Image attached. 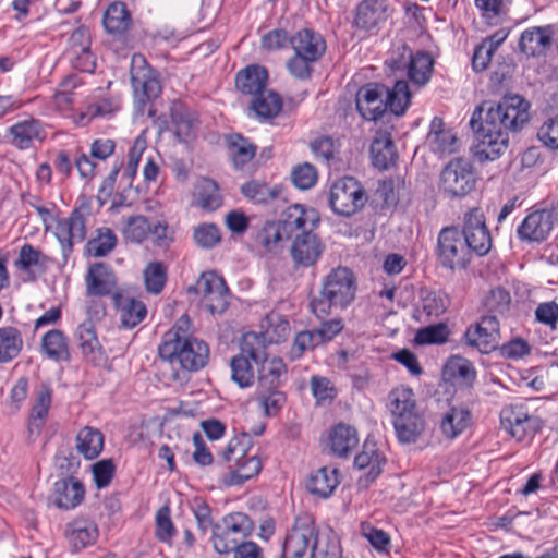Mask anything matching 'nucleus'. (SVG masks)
Returning <instances> with one entry per match:
<instances>
[{"mask_svg":"<svg viewBox=\"0 0 558 558\" xmlns=\"http://www.w3.org/2000/svg\"><path fill=\"white\" fill-rule=\"evenodd\" d=\"M523 97L505 96L498 104L484 101L473 112L470 126L476 144L473 155L478 161L495 160L508 147L509 132H517L523 124Z\"/></svg>","mask_w":558,"mask_h":558,"instance_id":"f257e3e1","label":"nucleus"},{"mask_svg":"<svg viewBox=\"0 0 558 558\" xmlns=\"http://www.w3.org/2000/svg\"><path fill=\"white\" fill-rule=\"evenodd\" d=\"M189 319L181 317L163 336L159 345V355L171 365L178 364L182 369L196 372L203 368L209 357V348L201 339L189 332Z\"/></svg>","mask_w":558,"mask_h":558,"instance_id":"f03ea898","label":"nucleus"},{"mask_svg":"<svg viewBox=\"0 0 558 558\" xmlns=\"http://www.w3.org/2000/svg\"><path fill=\"white\" fill-rule=\"evenodd\" d=\"M355 293L353 272L347 267H338L324 279L319 294L311 301V308L317 317L327 316L332 307H347Z\"/></svg>","mask_w":558,"mask_h":558,"instance_id":"7ed1b4c3","label":"nucleus"},{"mask_svg":"<svg viewBox=\"0 0 558 558\" xmlns=\"http://www.w3.org/2000/svg\"><path fill=\"white\" fill-rule=\"evenodd\" d=\"M130 77L134 94V106L143 114L146 106L157 99L162 90L160 75L144 56L134 54L130 63Z\"/></svg>","mask_w":558,"mask_h":558,"instance_id":"20e7f679","label":"nucleus"},{"mask_svg":"<svg viewBox=\"0 0 558 558\" xmlns=\"http://www.w3.org/2000/svg\"><path fill=\"white\" fill-rule=\"evenodd\" d=\"M262 359H265V344L256 332H247L243 336L240 353L230 360L231 379L240 388L251 387L254 383V369L251 361L259 365Z\"/></svg>","mask_w":558,"mask_h":558,"instance_id":"39448f33","label":"nucleus"},{"mask_svg":"<svg viewBox=\"0 0 558 558\" xmlns=\"http://www.w3.org/2000/svg\"><path fill=\"white\" fill-rule=\"evenodd\" d=\"M254 530V522L243 512H233L226 515L221 524L214 527L211 542L219 554H229L243 543Z\"/></svg>","mask_w":558,"mask_h":558,"instance_id":"423d86ee","label":"nucleus"},{"mask_svg":"<svg viewBox=\"0 0 558 558\" xmlns=\"http://www.w3.org/2000/svg\"><path fill=\"white\" fill-rule=\"evenodd\" d=\"M436 254L439 264L450 270L464 269L472 257L465 239L456 227L441 229L437 239Z\"/></svg>","mask_w":558,"mask_h":558,"instance_id":"0eeeda50","label":"nucleus"},{"mask_svg":"<svg viewBox=\"0 0 558 558\" xmlns=\"http://www.w3.org/2000/svg\"><path fill=\"white\" fill-rule=\"evenodd\" d=\"M476 184L471 162L463 158L449 161L440 173L439 190L449 198H461L470 194Z\"/></svg>","mask_w":558,"mask_h":558,"instance_id":"6e6552de","label":"nucleus"},{"mask_svg":"<svg viewBox=\"0 0 558 558\" xmlns=\"http://www.w3.org/2000/svg\"><path fill=\"white\" fill-rule=\"evenodd\" d=\"M189 292L198 295L201 305L211 314H221L229 305L230 293L226 281L213 271L202 274Z\"/></svg>","mask_w":558,"mask_h":558,"instance_id":"1a4fd4ad","label":"nucleus"},{"mask_svg":"<svg viewBox=\"0 0 558 558\" xmlns=\"http://www.w3.org/2000/svg\"><path fill=\"white\" fill-rule=\"evenodd\" d=\"M366 194L359 181L345 177L333 183L329 194L331 209L339 216H352L366 203Z\"/></svg>","mask_w":558,"mask_h":558,"instance_id":"9d476101","label":"nucleus"},{"mask_svg":"<svg viewBox=\"0 0 558 558\" xmlns=\"http://www.w3.org/2000/svg\"><path fill=\"white\" fill-rule=\"evenodd\" d=\"M316 526L308 513L300 514L288 532L282 544V558H303L314 542Z\"/></svg>","mask_w":558,"mask_h":558,"instance_id":"9b49d317","label":"nucleus"},{"mask_svg":"<svg viewBox=\"0 0 558 558\" xmlns=\"http://www.w3.org/2000/svg\"><path fill=\"white\" fill-rule=\"evenodd\" d=\"M278 221L286 240H292L295 236H301L303 232L314 231L318 227L320 218L316 209L294 204L282 213Z\"/></svg>","mask_w":558,"mask_h":558,"instance_id":"f8f14e48","label":"nucleus"},{"mask_svg":"<svg viewBox=\"0 0 558 558\" xmlns=\"http://www.w3.org/2000/svg\"><path fill=\"white\" fill-rule=\"evenodd\" d=\"M88 208L80 207L72 210L70 216L58 221L56 236L59 240L64 256H68L75 243L83 242L86 235V219Z\"/></svg>","mask_w":558,"mask_h":558,"instance_id":"ddd939ff","label":"nucleus"},{"mask_svg":"<svg viewBox=\"0 0 558 558\" xmlns=\"http://www.w3.org/2000/svg\"><path fill=\"white\" fill-rule=\"evenodd\" d=\"M461 234L465 239L471 255L475 253L478 256H484L492 248L490 233L480 209H472L465 214Z\"/></svg>","mask_w":558,"mask_h":558,"instance_id":"4468645a","label":"nucleus"},{"mask_svg":"<svg viewBox=\"0 0 558 558\" xmlns=\"http://www.w3.org/2000/svg\"><path fill=\"white\" fill-rule=\"evenodd\" d=\"M386 86L380 84H366L355 96L356 109L363 119L375 121L383 117L387 110L385 98Z\"/></svg>","mask_w":558,"mask_h":558,"instance_id":"2eb2a0df","label":"nucleus"},{"mask_svg":"<svg viewBox=\"0 0 558 558\" xmlns=\"http://www.w3.org/2000/svg\"><path fill=\"white\" fill-rule=\"evenodd\" d=\"M324 250L325 245L314 231L303 232L292 239L290 255L296 267L307 268L317 263Z\"/></svg>","mask_w":558,"mask_h":558,"instance_id":"dca6fc26","label":"nucleus"},{"mask_svg":"<svg viewBox=\"0 0 558 558\" xmlns=\"http://www.w3.org/2000/svg\"><path fill=\"white\" fill-rule=\"evenodd\" d=\"M386 458L379 452L373 440L366 439L363 444L362 451L355 457L354 465L365 473L359 477L360 487L367 488L383 471Z\"/></svg>","mask_w":558,"mask_h":558,"instance_id":"f3484780","label":"nucleus"},{"mask_svg":"<svg viewBox=\"0 0 558 558\" xmlns=\"http://www.w3.org/2000/svg\"><path fill=\"white\" fill-rule=\"evenodd\" d=\"M68 54L74 66L81 71L93 72L94 56L90 51V34L87 27H77L69 38Z\"/></svg>","mask_w":558,"mask_h":558,"instance_id":"a211bd4d","label":"nucleus"},{"mask_svg":"<svg viewBox=\"0 0 558 558\" xmlns=\"http://www.w3.org/2000/svg\"><path fill=\"white\" fill-rule=\"evenodd\" d=\"M294 53L318 61L326 51V41L323 36L310 28L298 31L290 38Z\"/></svg>","mask_w":558,"mask_h":558,"instance_id":"6ab92c4d","label":"nucleus"},{"mask_svg":"<svg viewBox=\"0 0 558 558\" xmlns=\"http://www.w3.org/2000/svg\"><path fill=\"white\" fill-rule=\"evenodd\" d=\"M64 537L74 550H81L96 542L98 527L89 519L76 518L65 525Z\"/></svg>","mask_w":558,"mask_h":558,"instance_id":"aec40b11","label":"nucleus"},{"mask_svg":"<svg viewBox=\"0 0 558 558\" xmlns=\"http://www.w3.org/2000/svg\"><path fill=\"white\" fill-rule=\"evenodd\" d=\"M391 12L388 0H363L356 9L355 24L360 28L372 29L385 22Z\"/></svg>","mask_w":558,"mask_h":558,"instance_id":"412c9836","label":"nucleus"},{"mask_svg":"<svg viewBox=\"0 0 558 558\" xmlns=\"http://www.w3.org/2000/svg\"><path fill=\"white\" fill-rule=\"evenodd\" d=\"M268 72L264 66L251 64L235 75V87L252 98L267 89Z\"/></svg>","mask_w":558,"mask_h":558,"instance_id":"4be33fe9","label":"nucleus"},{"mask_svg":"<svg viewBox=\"0 0 558 558\" xmlns=\"http://www.w3.org/2000/svg\"><path fill=\"white\" fill-rule=\"evenodd\" d=\"M86 293L93 296H102L112 292L116 287V276L112 269L104 264L92 265L85 277Z\"/></svg>","mask_w":558,"mask_h":558,"instance_id":"5701e85b","label":"nucleus"},{"mask_svg":"<svg viewBox=\"0 0 558 558\" xmlns=\"http://www.w3.org/2000/svg\"><path fill=\"white\" fill-rule=\"evenodd\" d=\"M171 130L180 142L192 137L198 128L195 113L182 102H173L170 107Z\"/></svg>","mask_w":558,"mask_h":558,"instance_id":"b1692460","label":"nucleus"},{"mask_svg":"<svg viewBox=\"0 0 558 558\" xmlns=\"http://www.w3.org/2000/svg\"><path fill=\"white\" fill-rule=\"evenodd\" d=\"M54 505L60 509H73L84 498V486L75 477H68L54 483Z\"/></svg>","mask_w":558,"mask_h":558,"instance_id":"393cba45","label":"nucleus"},{"mask_svg":"<svg viewBox=\"0 0 558 558\" xmlns=\"http://www.w3.org/2000/svg\"><path fill=\"white\" fill-rule=\"evenodd\" d=\"M555 215L549 209H536L525 217V241H544L553 229Z\"/></svg>","mask_w":558,"mask_h":558,"instance_id":"a878e982","label":"nucleus"},{"mask_svg":"<svg viewBox=\"0 0 558 558\" xmlns=\"http://www.w3.org/2000/svg\"><path fill=\"white\" fill-rule=\"evenodd\" d=\"M339 471L336 468L323 466L310 474L306 489L320 498H328L339 485Z\"/></svg>","mask_w":558,"mask_h":558,"instance_id":"bb28decb","label":"nucleus"},{"mask_svg":"<svg viewBox=\"0 0 558 558\" xmlns=\"http://www.w3.org/2000/svg\"><path fill=\"white\" fill-rule=\"evenodd\" d=\"M257 366V388L275 389L281 386L287 373V367L281 359H268L267 351H265V359H262Z\"/></svg>","mask_w":558,"mask_h":558,"instance_id":"cd10ccee","label":"nucleus"},{"mask_svg":"<svg viewBox=\"0 0 558 558\" xmlns=\"http://www.w3.org/2000/svg\"><path fill=\"white\" fill-rule=\"evenodd\" d=\"M75 339L84 359L90 362H97L101 359V345L92 320L86 319L77 326Z\"/></svg>","mask_w":558,"mask_h":558,"instance_id":"c85d7f7f","label":"nucleus"},{"mask_svg":"<svg viewBox=\"0 0 558 558\" xmlns=\"http://www.w3.org/2000/svg\"><path fill=\"white\" fill-rule=\"evenodd\" d=\"M43 353L54 362H68L71 359L68 338L59 329L46 332L40 342Z\"/></svg>","mask_w":558,"mask_h":558,"instance_id":"c756f323","label":"nucleus"},{"mask_svg":"<svg viewBox=\"0 0 558 558\" xmlns=\"http://www.w3.org/2000/svg\"><path fill=\"white\" fill-rule=\"evenodd\" d=\"M250 109L260 121H267L280 113L282 99L278 93L267 88L252 98Z\"/></svg>","mask_w":558,"mask_h":558,"instance_id":"7c9ffc66","label":"nucleus"},{"mask_svg":"<svg viewBox=\"0 0 558 558\" xmlns=\"http://www.w3.org/2000/svg\"><path fill=\"white\" fill-rule=\"evenodd\" d=\"M113 302L120 311V320L125 328L135 327L146 316V306L138 300L114 293Z\"/></svg>","mask_w":558,"mask_h":558,"instance_id":"2f4dec72","label":"nucleus"},{"mask_svg":"<svg viewBox=\"0 0 558 558\" xmlns=\"http://www.w3.org/2000/svg\"><path fill=\"white\" fill-rule=\"evenodd\" d=\"M104 448L102 433L92 426H85L76 435L75 449L85 459L92 460L99 456Z\"/></svg>","mask_w":558,"mask_h":558,"instance_id":"473e14b6","label":"nucleus"},{"mask_svg":"<svg viewBox=\"0 0 558 558\" xmlns=\"http://www.w3.org/2000/svg\"><path fill=\"white\" fill-rule=\"evenodd\" d=\"M371 156L373 165L378 169L386 170L395 165L398 154L389 134H383L373 141Z\"/></svg>","mask_w":558,"mask_h":558,"instance_id":"72a5a7b5","label":"nucleus"},{"mask_svg":"<svg viewBox=\"0 0 558 558\" xmlns=\"http://www.w3.org/2000/svg\"><path fill=\"white\" fill-rule=\"evenodd\" d=\"M357 442L356 429L343 423L336 425L330 434L331 451L341 458L347 457Z\"/></svg>","mask_w":558,"mask_h":558,"instance_id":"f704fd0d","label":"nucleus"},{"mask_svg":"<svg viewBox=\"0 0 558 558\" xmlns=\"http://www.w3.org/2000/svg\"><path fill=\"white\" fill-rule=\"evenodd\" d=\"M553 44L551 26H535L525 29V54L538 57L546 53Z\"/></svg>","mask_w":558,"mask_h":558,"instance_id":"c9c22d12","label":"nucleus"},{"mask_svg":"<svg viewBox=\"0 0 558 558\" xmlns=\"http://www.w3.org/2000/svg\"><path fill=\"white\" fill-rule=\"evenodd\" d=\"M132 19L126 5L122 2L111 3L105 11L102 24L110 34H122L129 29Z\"/></svg>","mask_w":558,"mask_h":558,"instance_id":"e433bc0d","label":"nucleus"},{"mask_svg":"<svg viewBox=\"0 0 558 558\" xmlns=\"http://www.w3.org/2000/svg\"><path fill=\"white\" fill-rule=\"evenodd\" d=\"M393 426L400 442H415L425 428L423 417L416 413L402 415L393 420Z\"/></svg>","mask_w":558,"mask_h":558,"instance_id":"4c0bfd02","label":"nucleus"},{"mask_svg":"<svg viewBox=\"0 0 558 558\" xmlns=\"http://www.w3.org/2000/svg\"><path fill=\"white\" fill-rule=\"evenodd\" d=\"M9 131L12 135L13 145L20 149L28 148L34 140L41 141L44 138L40 124L35 119L20 121L12 125Z\"/></svg>","mask_w":558,"mask_h":558,"instance_id":"58836bf2","label":"nucleus"},{"mask_svg":"<svg viewBox=\"0 0 558 558\" xmlns=\"http://www.w3.org/2000/svg\"><path fill=\"white\" fill-rule=\"evenodd\" d=\"M441 119L435 118L432 122V131L428 134V143L435 153L447 155L457 150L458 138L451 130L439 129Z\"/></svg>","mask_w":558,"mask_h":558,"instance_id":"ea45409f","label":"nucleus"},{"mask_svg":"<svg viewBox=\"0 0 558 558\" xmlns=\"http://www.w3.org/2000/svg\"><path fill=\"white\" fill-rule=\"evenodd\" d=\"M471 424V412L466 408H451L440 422L442 434L453 439Z\"/></svg>","mask_w":558,"mask_h":558,"instance_id":"a19ab883","label":"nucleus"},{"mask_svg":"<svg viewBox=\"0 0 558 558\" xmlns=\"http://www.w3.org/2000/svg\"><path fill=\"white\" fill-rule=\"evenodd\" d=\"M265 330L256 333L264 340L265 351L270 343H279L283 341L290 333V324L278 313H270L266 316V325H263Z\"/></svg>","mask_w":558,"mask_h":558,"instance_id":"79ce46f5","label":"nucleus"},{"mask_svg":"<svg viewBox=\"0 0 558 558\" xmlns=\"http://www.w3.org/2000/svg\"><path fill=\"white\" fill-rule=\"evenodd\" d=\"M434 60L427 52H417L410 54L408 64V75L410 80L417 86L425 85L432 76Z\"/></svg>","mask_w":558,"mask_h":558,"instance_id":"37998d69","label":"nucleus"},{"mask_svg":"<svg viewBox=\"0 0 558 558\" xmlns=\"http://www.w3.org/2000/svg\"><path fill=\"white\" fill-rule=\"evenodd\" d=\"M23 348L21 332L12 326L0 328V363L14 360Z\"/></svg>","mask_w":558,"mask_h":558,"instance_id":"c03bdc74","label":"nucleus"},{"mask_svg":"<svg viewBox=\"0 0 558 558\" xmlns=\"http://www.w3.org/2000/svg\"><path fill=\"white\" fill-rule=\"evenodd\" d=\"M341 547L338 537L331 532L319 533L312 544L311 558H340Z\"/></svg>","mask_w":558,"mask_h":558,"instance_id":"a18cd8bd","label":"nucleus"},{"mask_svg":"<svg viewBox=\"0 0 558 558\" xmlns=\"http://www.w3.org/2000/svg\"><path fill=\"white\" fill-rule=\"evenodd\" d=\"M262 461L257 456L244 457L236 462V468L225 478L227 485H241L256 476L262 470Z\"/></svg>","mask_w":558,"mask_h":558,"instance_id":"49530a36","label":"nucleus"},{"mask_svg":"<svg viewBox=\"0 0 558 558\" xmlns=\"http://www.w3.org/2000/svg\"><path fill=\"white\" fill-rule=\"evenodd\" d=\"M230 156L235 168L241 169L247 165L256 154V146L240 134L228 137Z\"/></svg>","mask_w":558,"mask_h":558,"instance_id":"de8ad7c7","label":"nucleus"},{"mask_svg":"<svg viewBox=\"0 0 558 558\" xmlns=\"http://www.w3.org/2000/svg\"><path fill=\"white\" fill-rule=\"evenodd\" d=\"M51 403V392L49 389H43L36 397L35 404L28 422V432L31 435H39L48 415Z\"/></svg>","mask_w":558,"mask_h":558,"instance_id":"09e8293b","label":"nucleus"},{"mask_svg":"<svg viewBox=\"0 0 558 558\" xmlns=\"http://www.w3.org/2000/svg\"><path fill=\"white\" fill-rule=\"evenodd\" d=\"M241 192L254 203L267 204L279 197L281 187L278 185L269 186L264 182L253 180L243 184Z\"/></svg>","mask_w":558,"mask_h":558,"instance_id":"8fccbe9b","label":"nucleus"},{"mask_svg":"<svg viewBox=\"0 0 558 558\" xmlns=\"http://www.w3.org/2000/svg\"><path fill=\"white\" fill-rule=\"evenodd\" d=\"M385 98L387 109L389 108L397 116L403 114L411 99L408 82L400 80L396 82L392 89L386 87Z\"/></svg>","mask_w":558,"mask_h":558,"instance_id":"3c124183","label":"nucleus"},{"mask_svg":"<svg viewBox=\"0 0 558 558\" xmlns=\"http://www.w3.org/2000/svg\"><path fill=\"white\" fill-rule=\"evenodd\" d=\"M286 241V235L279 221H269L257 232L256 243L265 248L266 252H277Z\"/></svg>","mask_w":558,"mask_h":558,"instance_id":"603ef678","label":"nucleus"},{"mask_svg":"<svg viewBox=\"0 0 558 558\" xmlns=\"http://www.w3.org/2000/svg\"><path fill=\"white\" fill-rule=\"evenodd\" d=\"M389 400L395 418L416 413L414 395L410 388L399 387L393 389L389 395Z\"/></svg>","mask_w":558,"mask_h":558,"instance_id":"864d4df0","label":"nucleus"},{"mask_svg":"<svg viewBox=\"0 0 558 558\" xmlns=\"http://www.w3.org/2000/svg\"><path fill=\"white\" fill-rule=\"evenodd\" d=\"M445 373L450 379L464 385H471L476 374L472 363L460 356H453L448 361Z\"/></svg>","mask_w":558,"mask_h":558,"instance_id":"5fc2aeb1","label":"nucleus"},{"mask_svg":"<svg viewBox=\"0 0 558 558\" xmlns=\"http://www.w3.org/2000/svg\"><path fill=\"white\" fill-rule=\"evenodd\" d=\"M117 245V236L112 230L102 228L97 230V235L86 244V251L94 257L108 255Z\"/></svg>","mask_w":558,"mask_h":558,"instance_id":"6e6d98bb","label":"nucleus"},{"mask_svg":"<svg viewBox=\"0 0 558 558\" xmlns=\"http://www.w3.org/2000/svg\"><path fill=\"white\" fill-rule=\"evenodd\" d=\"M256 400L258 401L260 408L264 410L265 414L272 416L276 415L283 407L286 402V395L280 391L279 388H257Z\"/></svg>","mask_w":558,"mask_h":558,"instance_id":"4d7b16f0","label":"nucleus"},{"mask_svg":"<svg viewBox=\"0 0 558 558\" xmlns=\"http://www.w3.org/2000/svg\"><path fill=\"white\" fill-rule=\"evenodd\" d=\"M483 305L488 313L502 316L510 311V293L509 291L500 287L492 289L485 296Z\"/></svg>","mask_w":558,"mask_h":558,"instance_id":"13d9d810","label":"nucleus"},{"mask_svg":"<svg viewBox=\"0 0 558 558\" xmlns=\"http://www.w3.org/2000/svg\"><path fill=\"white\" fill-rule=\"evenodd\" d=\"M198 204L207 210H215L221 205V196L215 181L202 179L197 186Z\"/></svg>","mask_w":558,"mask_h":558,"instance_id":"bf43d9fd","label":"nucleus"},{"mask_svg":"<svg viewBox=\"0 0 558 558\" xmlns=\"http://www.w3.org/2000/svg\"><path fill=\"white\" fill-rule=\"evenodd\" d=\"M167 269L160 262L149 263L144 269V281L148 292L159 293L166 283Z\"/></svg>","mask_w":558,"mask_h":558,"instance_id":"052dcab7","label":"nucleus"},{"mask_svg":"<svg viewBox=\"0 0 558 558\" xmlns=\"http://www.w3.org/2000/svg\"><path fill=\"white\" fill-rule=\"evenodd\" d=\"M465 341L469 345L476 348L481 353H488L496 349L497 335H490L486 329H468L464 335Z\"/></svg>","mask_w":558,"mask_h":558,"instance_id":"680f3d73","label":"nucleus"},{"mask_svg":"<svg viewBox=\"0 0 558 558\" xmlns=\"http://www.w3.org/2000/svg\"><path fill=\"white\" fill-rule=\"evenodd\" d=\"M449 330L446 324L429 325L417 330L414 341L417 344H435L447 341Z\"/></svg>","mask_w":558,"mask_h":558,"instance_id":"e2e57ef3","label":"nucleus"},{"mask_svg":"<svg viewBox=\"0 0 558 558\" xmlns=\"http://www.w3.org/2000/svg\"><path fill=\"white\" fill-rule=\"evenodd\" d=\"M150 231V225L144 216H133L126 221L123 229L124 236L126 240L135 243L144 241Z\"/></svg>","mask_w":558,"mask_h":558,"instance_id":"0e129e2a","label":"nucleus"},{"mask_svg":"<svg viewBox=\"0 0 558 558\" xmlns=\"http://www.w3.org/2000/svg\"><path fill=\"white\" fill-rule=\"evenodd\" d=\"M251 446V437L246 433H242L239 436L233 437L226 449L221 452V457L225 461L230 462L231 460L243 459Z\"/></svg>","mask_w":558,"mask_h":558,"instance_id":"69168bd1","label":"nucleus"},{"mask_svg":"<svg viewBox=\"0 0 558 558\" xmlns=\"http://www.w3.org/2000/svg\"><path fill=\"white\" fill-rule=\"evenodd\" d=\"M195 243L203 248H211L220 242V232L214 223H202L194 228Z\"/></svg>","mask_w":558,"mask_h":558,"instance_id":"338daca9","label":"nucleus"},{"mask_svg":"<svg viewBox=\"0 0 558 558\" xmlns=\"http://www.w3.org/2000/svg\"><path fill=\"white\" fill-rule=\"evenodd\" d=\"M291 181L298 189L308 190L317 181V171L313 165L304 162L293 168Z\"/></svg>","mask_w":558,"mask_h":558,"instance_id":"774afa93","label":"nucleus"}]
</instances>
